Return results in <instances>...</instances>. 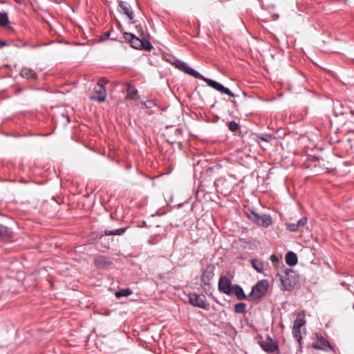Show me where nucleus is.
<instances>
[{"instance_id": "obj_1", "label": "nucleus", "mask_w": 354, "mask_h": 354, "mask_svg": "<svg viewBox=\"0 0 354 354\" xmlns=\"http://www.w3.org/2000/svg\"><path fill=\"white\" fill-rule=\"evenodd\" d=\"M174 64L178 69L194 77L203 80L209 86L214 88L215 90L223 93H225L231 97H234V95L227 88L224 87L222 84L214 80L203 77L198 72L190 68L185 62L177 60L174 62Z\"/></svg>"}, {"instance_id": "obj_2", "label": "nucleus", "mask_w": 354, "mask_h": 354, "mask_svg": "<svg viewBox=\"0 0 354 354\" xmlns=\"http://www.w3.org/2000/svg\"><path fill=\"white\" fill-rule=\"evenodd\" d=\"M215 270L216 266L214 264L208 263L201 271L200 286L205 294L209 296L212 295L213 292L211 281L215 275Z\"/></svg>"}, {"instance_id": "obj_3", "label": "nucleus", "mask_w": 354, "mask_h": 354, "mask_svg": "<svg viewBox=\"0 0 354 354\" xmlns=\"http://www.w3.org/2000/svg\"><path fill=\"white\" fill-rule=\"evenodd\" d=\"M268 282L266 279L259 281L251 290L248 295L249 301H255L261 299L266 295L268 289Z\"/></svg>"}, {"instance_id": "obj_4", "label": "nucleus", "mask_w": 354, "mask_h": 354, "mask_svg": "<svg viewBox=\"0 0 354 354\" xmlns=\"http://www.w3.org/2000/svg\"><path fill=\"white\" fill-rule=\"evenodd\" d=\"M124 37L131 44V46L136 49H144L149 51L152 48V45L149 41L145 39H140L132 33L124 32Z\"/></svg>"}, {"instance_id": "obj_5", "label": "nucleus", "mask_w": 354, "mask_h": 354, "mask_svg": "<svg viewBox=\"0 0 354 354\" xmlns=\"http://www.w3.org/2000/svg\"><path fill=\"white\" fill-rule=\"evenodd\" d=\"M294 275H296L295 272L289 268H286L282 274H277V277H279L281 281L283 290H289L295 285V281L292 279Z\"/></svg>"}, {"instance_id": "obj_6", "label": "nucleus", "mask_w": 354, "mask_h": 354, "mask_svg": "<svg viewBox=\"0 0 354 354\" xmlns=\"http://www.w3.org/2000/svg\"><path fill=\"white\" fill-rule=\"evenodd\" d=\"M188 298L189 302L192 306L206 310L209 309V304L207 302L205 295H200L198 293L192 292L189 294Z\"/></svg>"}, {"instance_id": "obj_7", "label": "nucleus", "mask_w": 354, "mask_h": 354, "mask_svg": "<svg viewBox=\"0 0 354 354\" xmlns=\"http://www.w3.org/2000/svg\"><path fill=\"white\" fill-rule=\"evenodd\" d=\"M107 80L102 79L97 83V86L95 88L94 94L91 97V100L98 102H104L106 98V90L104 84L107 83Z\"/></svg>"}, {"instance_id": "obj_8", "label": "nucleus", "mask_w": 354, "mask_h": 354, "mask_svg": "<svg viewBox=\"0 0 354 354\" xmlns=\"http://www.w3.org/2000/svg\"><path fill=\"white\" fill-rule=\"evenodd\" d=\"M261 348L266 353H273L279 350L278 344L274 342L270 335H266L265 339L259 341Z\"/></svg>"}, {"instance_id": "obj_9", "label": "nucleus", "mask_w": 354, "mask_h": 354, "mask_svg": "<svg viewBox=\"0 0 354 354\" xmlns=\"http://www.w3.org/2000/svg\"><path fill=\"white\" fill-rule=\"evenodd\" d=\"M234 285L232 284L230 279L226 276H221L219 278L218 288L221 292L226 295H231L232 292Z\"/></svg>"}, {"instance_id": "obj_10", "label": "nucleus", "mask_w": 354, "mask_h": 354, "mask_svg": "<svg viewBox=\"0 0 354 354\" xmlns=\"http://www.w3.org/2000/svg\"><path fill=\"white\" fill-rule=\"evenodd\" d=\"M112 263L109 257L103 255L97 256L94 259V265L98 269H106Z\"/></svg>"}, {"instance_id": "obj_11", "label": "nucleus", "mask_w": 354, "mask_h": 354, "mask_svg": "<svg viewBox=\"0 0 354 354\" xmlns=\"http://www.w3.org/2000/svg\"><path fill=\"white\" fill-rule=\"evenodd\" d=\"M313 347L317 350L328 351V349L333 350V348L330 342L325 339L323 336H317V340L313 344Z\"/></svg>"}, {"instance_id": "obj_12", "label": "nucleus", "mask_w": 354, "mask_h": 354, "mask_svg": "<svg viewBox=\"0 0 354 354\" xmlns=\"http://www.w3.org/2000/svg\"><path fill=\"white\" fill-rule=\"evenodd\" d=\"M13 239L12 228L0 224V241L10 242Z\"/></svg>"}, {"instance_id": "obj_13", "label": "nucleus", "mask_w": 354, "mask_h": 354, "mask_svg": "<svg viewBox=\"0 0 354 354\" xmlns=\"http://www.w3.org/2000/svg\"><path fill=\"white\" fill-rule=\"evenodd\" d=\"M252 221L258 225H261L264 227H269L272 223L271 216L266 214H263L262 215L257 214L256 218H254Z\"/></svg>"}, {"instance_id": "obj_14", "label": "nucleus", "mask_w": 354, "mask_h": 354, "mask_svg": "<svg viewBox=\"0 0 354 354\" xmlns=\"http://www.w3.org/2000/svg\"><path fill=\"white\" fill-rule=\"evenodd\" d=\"M306 324L305 314L304 312H300L297 314L296 319L293 322L292 328L301 329V328Z\"/></svg>"}, {"instance_id": "obj_15", "label": "nucleus", "mask_w": 354, "mask_h": 354, "mask_svg": "<svg viewBox=\"0 0 354 354\" xmlns=\"http://www.w3.org/2000/svg\"><path fill=\"white\" fill-rule=\"evenodd\" d=\"M236 298L239 300L248 299V296H246L243 289L238 284H234L232 290Z\"/></svg>"}, {"instance_id": "obj_16", "label": "nucleus", "mask_w": 354, "mask_h": 354, "mask_svg": "<svg viewBox=\"0 0 354 354\" xmlns=\"http://www.w3.org/2000/svg\"><path fill=\"white\" fill-rule=\"evenodd\" d=\"M285 260H286V263L289 266H291V267L295 266L298 261L297 254L292 251H290L286 253V254L285 256Z\"/></svg>"}, {"instance_id": "obj_17", "label": "nucleus", "mask_w": 354, "mask_h": 354, "mask_svg": "<svg viewBox=\"0 0 354 354\" xmlns=\"http://www.w3.org/2000/svg\"><path fill=\"white\" fill-rule=\"evenodd\" d=\"M20 75L22 77H24L26 79H31V78L35 77V73L31 68H23L20 72Z\"/></svg>"}, {"instance_id": "obj_18", "label": "nucleus", "mask_w": 354, "mask_h": 354, "mask_svg": "<svg viewBox=\"0 0 354 354\" xmlns=\"http://www.w3.org/2000/svg\"><path fill=\"white\" fill-rule=\"evenodd\" d=\"M128 228V227H121L118 229H115L113 230H106L104 231V235L105 236H110V235H122Z\"/></svg>"}, {"instance_id": "obj_19", "label": "nucleus", "mask_w": 354, "mask_h": 354, "mask_svg": "<svg viewBox=\"0 0 354 354\" xmlns=\"http://www.w3.org/2000/svg\"><path fill=\"white\" fill-rule=\"evenodd\" d=\"M253 268L259 273H261L263 270V263L259 259H254L251 261Z\"/></svg>"}, {"instance_id": "obj_20", "label": "nucleus", "mask_w": 354, "mask_h": 354, "mask_svg": "<svg viewBox=\"0 0 354 354\" xmlns=\"http://www.w3.org/2000/svg\"><path fill=\"white\" fill-rule=\"evenodd\" d=\"M244 212L248 216V218L253 221L254 218H256L257 213L254 211L253 208H251L250 206L244 207Z\"/></svg>"}, {"instance_id": "obj_21", "label": "nucleus", "mask_w": 354, "mask_h": 354, "mask_svg": "<svg viewBox=\"0 0 354 354\" xmlns=\"http://www.w3.org/2000/svg\"><path fill=\"white\" fill-rule=\"evenodd\" d=\"M131 294H132V290L130 288H124V289H121V290L116 291L115 297L117 298H120L122 297H128V296L131 295Z\"/></svg>"}, {"instance_id": "obj_22", "label": "nucleus", "mask_w": 354, "mask_h": 354, "mask_svg": "<svg viewBox=\"0 0 354 354\" xmlns=\"http://www.w3.org/2000/svg\"><path fill=\"white\" fill-rule=\"evenodd\" d=\"M247 305L245 303H237L234 305V311L239 314H244L246 312Z\"/></svg>"}, {"instance_id": "obj_23", "label": "nucleus", "mask_w": 354, "mask_h": 354, "mask_svg": "<svg viewBox=\"0 0 354 354\" xmlns=\"http://www.w3.org/2000/svg\"><path fill=\"white\" fill-rule=\"evenodd\" d=\"M120 7L124 10V13L128 16L130 19H133V12L131 11L129 5L125 2H120Z\"/></svg>"}, {"instance_id": "obj_24", "label": "nucleus", "mask_w": 354, "mask_h": 354, "mask_svg": "<svg viewBox=\"0 0 354 354\" xmlns=\"http://www.w3.org/2000/svg\"><path fill=\"white\" fill-rule=\"evenodd\" d=\"M8 24V15L6 12H0V26H5Z\"/></svg>"}, {"instance_id": "obj_25", "label": "nucleus", "mask_w": 354, "mask_h": 354, "mask_svg": "<svg viewBox=\"0 0 354 354\" xmlns=\"http://www.w3.org/2000/svg\"><path fill=\"white\" fill-rule=\"evenodd\" d=\"M127 92L128 97L133 98L134 96L136 95L138 91L134 87H133L130 85H128Z\"/></svg>"}, {"instance_id": "obj_26", "label": "nucleus", "mask_w": 354, "mask_h": 354, "mask_svg": "<svg viewBox=\"0 0 354 354\" xmlns=\"http://www.w3.org/2000/svg\"><path fill=\"white\" fill-rule=\"evenodd\" d=\"M292 333L293 337L295 338V339L298 342L300 343V342L301 341V339H302L300 329H297V328H292Z\"/></svg>"}, {"instance_id": "obj_27", "label": "nucleus", "mask_w": 354, "mask_h": 354, "mask_svg": "<svg viewBox=\"0 0 354 354\" xmlns=\"http://www.w3.org/2000/svg\"><path fill=\"white\" fill-rule=\"evenodd\" d=\"M165 201H166L167 205L172 203L173 198H174L173 193L171 192H166L165 194Z\"/></svg>"}, {"instance_id": "obj_28", "label": "nucleus", "mask_w": 354, "mask_h": 354, "mask_svg": "<svg viewBox=\"0 0 354 354\" xmlns=\"http://www.w3.org/2000/svg\"><path fill=\"white\" fill-rule=\"evenodd\" d=\"M307 221H308V219L306 217H302L298 221L297 223H296L298 229L299 230L300 228L304 227L306 224H307Z\"/></svg>"}, {"instance_id": "obj_29", "label": "nucleus", "mask_w": 354, "mask_h": 354, "mask_svg": "<svg viewBox=\"0 0 354 354\" xmlns=\"http://www.w3.org/2000/svg\"><path fill=\"white\" fill-rule=\"evenodd\" d=\"M286 229L289 230L290 232H296L299 230L296 223H286Z\"/></svg>"}, {"instance_id": "obj_30", "label": "nucleus", "mask_w": 354, "mask_h": 354, "mask_svg": "<svg viewBox=\"0 0 354 354\" xmlns=\"http://www.w3.org/2000/svg\"><path fill=\"white\" fill-rule=\"evenodd\" d=\"M207 180V178H204L202 181L200 182L197 190V193L199 192H209V191H207L205 188V183Z\"/></svg>"}, {"instance_id": "obj_31", "label": "nucleus", "mask_w": 354, "mask_h": 354, "mask_svg": "<svg viewBox=\"0 0 354 354\" xmlns=\"http://www.w3.org/2000/svg\"><path fill=\"white\" fill-rule=\"evenodd\" d=\"M259 138L264 142H270L272 140V136L269 134L261 135Z\"/></svg>"}, {"instance_id": "obj_32", "label": "nucleus", "mask_w": 354, "mask_h": 354, "mask_svg": "<svg viewBox=\"0 0 354 354\" xmlns=\"http://www.w3.org/2000/svg\"><path fill=\"white\" fill-rule=\"evenodd\" d=\"M229 129L232 131H236L238 129L239 125L235 122H231L229 123Z\"/></svg>"}, {"instance_id": "obj_33", "label": "nucleus", "mask_w": 354, "mask_h": 354, "mask_svg": "<svg viewBox=\"0 0 354 354\" xmlns=\"http://www.w3.org/2000/svg\"><path fill=\"white\" fill-rule=\"evenodd\" d=\"M270 260L272 262V263H277L279 261V258L274 255V254H272L270 257Z\"/></svg>"}, {"instance_id": "obj_34", "label": "nucleus", "mask_w": 354, "mask_h": 354, "mask_svg": "<svg viewBox=\"0 0 354 354\" xmlns=\"http://www.w3.org/2000/svg\"><path fill=\"white\" fill-rule=\"evenodd\" d=\"M18 182H19V183H22V184H24V183H26L28 181H26V180H24V178H20V179L18 180Z\"/></svg>"}, {"instance_id": "obj_35", "label": "nucleus", "mask_w": 354, "mask_h": 354, "mask_svg": "<svg viewBox=\"0 0 354 354\" xmlns=\"http://www.w3.org/2000/svg\"><path fill=\"white\" fill-rule=\"evenodd\" d=\"M5 45H6L5 42H3L2 41H0V47H2L3 46H5Z\"/></svg>"}, {"instance_id": "obj_36", "label": "nucleus", "mask_w": 354, "mask_h": 354, "mask_svg": "<svg viewBox=\"0 0 354 354\" xmlns=\"http://www.w3.org/2000/svg\"><path fill=\"white\" fill-rule=\"evenodd\" d=\"M15 1L17 2V3H21L20 0H15Z\"/></svg>"}, {"instance_id": "obj_37", "label": "nucleus", "mask_w": 354, "mask_h": 354, "mask_svg": "<svg viewBox=\"0 0 354 354\" xmlns=\"http://www.w3.org/2000/svg\"><path fill=\"white\" fill-rule=\"evenodd\" d=\"M261 147H262L263 148H265V147H266V145H261Z\"/></svg>"}, {"instance_id": "obj_38", "label": "nucleus", "mask_w": 354, "mask_h": 354, "mask_svg": "<svg viewBox=\"0 0 354 354\" xmlns=\"http://www.w3.org/2000/svg\"><path fill=\"white\" fill-rule=\"evenodd\" d=\"M105 35H106V37H109V32H106V33L105 34Z\"/></svg>"}]
</instances>
